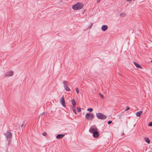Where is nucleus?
I'll use <instances>...</instances> for the list:
<instances>
[{
  "mask_svg": "<svg viewBox=\"0 0 152 152\" xmlns=\"http://www.w3.org/2000/svg\"><path fill=\"white\" fill-rule=\"evenodd\" d=\"M13 72L12 71H9L7 72L5 74L4 76L5 77L11 76L13 75Z\"/></svg>",
  "mask_w": 152,
  "mask_h": 152,
  "instance_id": "obj_5",
  "label": "nucleus"
},
{
  "mask_svg": "<svg viewBox=\"0 0 152 152\" xmlns=\"http://www.w3.org/2000/svg\"><path fill=\"white\" fill-rule=\"evenodd\" d=\"M125 15H126V14H124V13H121L120 15V16L121 17H124L125 16Z\"/></svg>",
  "mask_w": 152,
  "mask_h": 152,
  "instance_id": "obj_17",
  "label": "nucleus"
},
{
  "mask_svg": "<svg viewBox=\"0 0 152 152\" xmlns=\"http://www.w3.org/2000/svg\"><path fill=\"white\" fill-rule=\"evenodd\" d=\"M112 122V121H109L108 122H107V123L108 124H110Z\"/></svg>",
  "mask_w": 152,
  "mask_h": 152,
  "instance_id": "obj_26",
  "label": "nucleus"
},
{
  "mask_svg": "<svg viewBox=\"0 0 152 152\" xmlns=\"http://www.w3.org/2000/svg\"><path fill=\"white\" fill-rule=\"evenodd\" d=\"M97 131V128L96 126H91L89 130V132L91 133H93Z\"/></svg>",
  "mask_w": 152,
  "mask_h": 152,
  "instance_id": "obj_3",
  "label": "nucleus"
},
{
  "mask_svg": "<svg viewBox=\"0 0 152 152\" xmlns=\"http://www.w3.org/2000/svg\"><path fill=\"white\" fill-rule=\"evenodd\" d=\"M133 63H134V65L136 66L137 68H141V69L142 68V66L140 65L138 63H137L134 62Z\"/></svg>",
  "mask_w": 152,
  "mask_h": 152,
  "instance_id": "obj_11",
  "label": "nucleus"
},
{
  "mask_svg": "<svg viewBox=\"0 0 152 152\" xmlns=\"http://www.w3.org/2000/svg\"><path fill=\"white\" fill-rule=\"evenodd\" d=\"M148 125L149 126H152V122H150L149 123Z\"/></svg>",
  "mask_w": 152,
  "mask_h": 152,
  "instance_id": "obj_24",
  "label": "nucleus"
},
{
  "mask_svg": "<svg viewBox=\"0 0 152 152\" xmlns=\"http://www.w3.org/2000/svg\"><path fill=\"white\" fill-rule=\"evenodd\" d=\"M93 133V137H96V138L99 135V133L98 132H97V131Z\"/></svg>",
  "mask_w": 152,
  "mask_h": 152,
  "instance_id": "obj_9",
  "label": "nucleus"
},
{
  "mask_svg": "<svg viewBox=\"0 0 152 152\" xmlns=\"http://www.w3.org/2000/svg\"><path fill=\"white\" fill-rule=\"evenodd\" d=\"M108 26L106 25H103L102 26L101 28L102 30L103 31H105L107 29Z\"/></svg>",
  "mask_w": 152,
  "mask_h": 152,
  "instance_id": "obj_8",
  "label": "nucleus"
},
{
  "mask_svg": "<svg viewBox=\"0 0 152 152\" xmlns=\"http://www.w3.org/2000/svg\"><path fill=\"white\" fill-rule=\"evenodd\" d=\"M60 102L63 106L65 107V102L64 95H63L61 97L60 100Z\"/></svg>",
  "mask_w": 152,
  "mask_h": 152,
  "instance_id": "obj_6",
  "label": "nucleus"
},
{
  "mask_svg": "<svg viewBox=\"0 0 152 152\" xmlns=\"http://www.w3.org/2000/svg\"><path fill=\"white\" fill-rule=\"evenodd\" d=\"M83 7V4L82 3L77 2L72 6V8L74 10H77L81 9Z\"/></svg>",
  "mask_w": 152,
  "mask_h": 152,
  "instance_id": "obj_1",
  "label": "nucleus"
},
{
  "mask_svg": "<svg viewBox=\"0 0 152 152\" xmlns=\"http://www.w3.org/2000/svg\"><path fill=\"white\" fill-rule=\"evenodd\" d=\"M96 117L99 119L104 120L106 119V116L100 113H98L96 114Z\"/></svg>",
  "mask_w": 152,
  "mask_h": 152,
  "instance_id": "obj_2",
  "label": "nucleus"
},
{
  "mask_svg": "<svg viewBox=\"0 0 152 152\" xmlns=\"http://www.w3.org/2000/svg\"><path fill=\"white\" fill-rule=\"evenodd\" d=\"M5 136L7 138H10L12 137V133L10 131H7Z\"/></svg>",
  "mask_w": 152,
  "mask_h": 152,
  "instance_id": "obj_7",
  "label": "nucleus"
},
{
  "mask_svg": "<svg viewBox=\"0 0 152 152\" xmlns=\"http://www.w3.org/2000/svg\"><path fill=\"white\" fill-rule=\"evenodd\" d=\"M72 110L74 112V113L75 114H76V112L74 107H72Z\"/></svg>",
  "mask_w": 152,
  "mask_h": 152,
  "instance_id": "obj_18",
  "label": "nucleus"
},
{
  "mask_svg": "<svg viewBox=\"0 0 152 152\" xmlns=\"http://www.w3.org/2000/svg\"><path fill=\"white\" fill-rule=\"evenodd\" d=\"M99 95L100 96L102 99H103L104 98V96L102 94H101V93H99Z\"/></svg>",
  "mask_w": 152,
  "mask_h": 152,
  "instance_id": "obj_22",
  "label": "nucleus"
},
{
  "mask_svg": "<svg viewBox=\"0 0 152 152\" xmlns=\"http://www.w3.org/2000/svg\"><path fill=\"white\" fill-rule=\"evenodd\" d=\"M65 89L67 91H70V89L69 87L67 86H64Z\"/></svg>",
  "mask_w": 152,
  "mask_h": 152,
  "instance_id": "obj_13",
  "label": "nucleus"
},
{
  "mask_svg": "<svg viewBox=\"0 0 152 152\" xmlns=\"http://www.w3.org/2000/svg\"><path fill=\"white\" fill-rule=\"evenodd\" d=\"M93 109L92 108H88L87 109V110L89 111L90 112H92L93 111Z\"/></svg>",
  "mask_w": 152,
  "mask_h": 152,
  "instance_id": "obj_19",
  "label": "nucleus"
},
{
  "mask_svg": "<svg viewBox=\"0 0 152 152\" xmlns=\"http://www.w3.org/2000/svg\"><path fill=\"white\" fill-rule=\"evenodd\" d=\"M130 109V108L129 107H127L125 109V111L128 110Z\"/></svg>",
  "mask_w": 152,
  "mask_h": 152,
  "instance_id": "obj_25",
  "label": "nucleus"
},
{
  "mask_svg": "<svg viewBox=\"0 0 152 152\" xmlns=\"http://www.w3.org/2000/svg\"><path fill=\"white\" fill-rule=\"evenodd\" d=\"M92 25H93V24H92L91 25V26L90 27H89V28H90L92 26Z\"/></svg>",
  "mask_w": 152,
  "mask_h": 152,
  "instance_id": "obj_29",
  "label": "nucleus"
},
{
  "mask_svg": "<svg viewBox=\"0 0 152 152\" xmlns=\"http://www.w3.org/2000/svg\"><path fill=\"white\" fill-rule=\"evenodd\" d=\"M145 141L146 142L148 143H149L150 141L149 139L148 138H147Z\"/></svg>",
  "mask_w": 152,
  "mask_h": 152,
  "instance_id": "obj_21",
  "label": "nucleus"
},
{
  "mask_svg": "<svg viewBox=\"0 0 152 152\" xmlns=\"http://www.w3.org/2000/svg\"><path fill=\"white\" fill-rule=\"evenodd\" d=\"M71 101L72 105L73 106H75L76 104L75 100L74 99H71Z\"/></svg>",
  "mask_w": 152,
  "mask_h": 152,
  "instance_id": "obj_14",
  "label": "nucleus"
},
{
  "mask_svg": "<svg viewBox=\"0 0 152 152\" xmlns=\"http://www.w3.org/2000/svg\"><path fill=\"white\" fill-rule=\"evenodd\" d=\"M100 1V0H97V3L99 2Z\"/></svg>",
  "mask_w": 152,
  "mask_h": 152,
  "instance_id": "obj_28",
  "label": "nucleus"
},
{
  "mask_svg": "<svg viewBox=\"0 0 152 152\" xmlns=\"http://www.w3.org/2000/svg\"><path fill=\"white\" fill-rule=\"evenodd\" d=\"M42 134L44 136H46L47 135V133L46 132H43L42 133Z\"/></svg>",
  "mask_w": 152,
  "mask_h": 152,
  "instance_id": "obj_23",
  "label": "nucleus"
},
{
  "mask_svg": "<svg viewBox=\"0 0 152 152\" xmlns=\"http://www.w3.org/2000/svg\"><path fill=\"white\" fill-rule=\"evenodd\" d=\"M75 90L77 93H78L79 92V90L78 88H75Z\"/></svg>",
  "mask_w": 152,
  "mask_h": 152,
  "instance_id": "obj_20",
  "label": "nucleus"
},
{
  "mask_svg": "<svg viewBox=\"0 0 152 152\" xmlns=\"http://www.w3.org/2000/svg\"><path fill=\"white\" fill-rule=\"evenodd\" d=\"M77 112H80L81 111V109L80 107H77Z\"/></svg>",
  "mask_w": 152,
  "mask_h": 152,
  "instance_id": "obj_16",
  "label": "nucleus"
},
{
  "mask_svg": "<svg viewBox=\"0 0 152 152\" xmlns=\"http://www.w3.org/2000/svg\"><path fill=\"white\" fill-rule=\"evenodd\" d=\"M151 62L152 63V60H151Z\"/></svg>",
  "mask_w": 152,
  "mask_h": 152,
  "instance_id": "obj_30",
  "label": "nucleus"
},
{
  "mask_svg": "<svg viewBox=\"0 0 152 152\" xmlns=\"http://www.w3.org/2000/svg\"><path fill=\"white\" fill-rule=\"evenodd\" d=\"M142 111H139L136 113V116L138 117L140 116L141 114H142Z\"/></svg>",
  "mask_w": 152,
  "mask_h": 152,
  "instance_id": "obj_12",
  "label": "nucleus"
},
{
  "mask_svg": "<svg viewBox=\"0 0 152 152\" xmlns=\"http://www.w3.org/2000/svg\"><path fill=\"white\" fill-rule=\"evenodd\" d=\"M64 136V134H58L56 136V138L58 139H61Z\"/></svg>",
  "mask_w": 152,
  "mask_h": 152,
  "instance_id": "obj_10",
  "label": "nucleus"
},
{
  "mask_svg": "<svg viewBox=\"0 0 152 152\" xmlns=\"http://www.w3.org/2000/svg\"><path fill=\"white\" fill-rule=\"evenodd\" d=\"M23 124H22V125H21V127L22 128V130L23 129Z\"/></svg>",
  "mask_w": 152,
  "mask_h": 152,
  "instance_id": "obj_27",
  "label": "nucleus"
},
{
  "mask_svg": "<svg viewBox=\"0 0 152 152\" xmlns=\"http://www.w3.org/2000/svg\"><path fill=\"white\" fill-rule=\"evenodd\" d=\"M63 83L64 85V86H67L68 84V82L65 80H64L63 82Z\"/></svg>",
  "mask_w": 152,
  "mask_h": 152,
  "instance_id": "obj_15",
  "label": "nucleus"
},
{
  "mask_svg": "<svg viewBox=\"0 0 152 152\" xmlns=\"http://www.w3.org/2000/svg\"><path fill=\"white\" fill-rule=\"evenodd\" d=\"M86 117L88 120H91L93 118L94 115L92 114L87 113Z\"/></svg>",
  "mask_w": 152,
  "mask_h": 152,
  "instance_id": "obj_4",
  "label": "nucleus"
}]
</instances>
